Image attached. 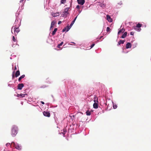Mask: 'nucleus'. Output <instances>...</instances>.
<instances>
[{
  "label": "nucleus",
  "mask_w": 151,
  "mask_h": 151,
  "mask_svg": "<svg viewBox=\"0 0 151 151\" xmlns=\"http://www.w3.org/2000/svg\"><path fill=\"white\" fill-rule=\"evenodd\" d=\"M18 128L17 127L14 126L12 129L11 135L12 136H15L17 133Z\"/></svg>",
  "instance_id": "nucleus-1"
},
{
  "label": "nucleus",
  "mask_w": 151,
  "mask_h": 151,
  "mask_svg": "<svg viewBox=\"0 0 151 151\" xmlns=\"http://www.w3.org/2000/svg\"><path fill=\"white\" fill-rule=\"evenodd\" d=\"M94 101L95 102V103H94L93 104V108L95 109H97L98 108V104L96 103V102H98V99L97 98H96V96H94Z\"/></svg>",
  "instance_id": "nucleus-2"
},
{
  "label": "nucleus",
  "mask_w": 151,
  "mask_h": 151,
  "mask_svg": "<svg viewBox=\"0 0 151 151\" xmlns=\"http://www.w3.org/2000/svg\"><path fill=\"white\" fill-rule=\"evenodd\" d=\"M69 9V7H67L65 8L64 9V12H63L64 14H63V17H66L67 15L69 14L68 11Z\"/></svg>",
  "instance_id": "nucleus-3"
},
{
  "label": "nucleus",
  "mask_w": 151,
  "mask_h": 151,
  "mask_svg": "<svg viewBox=\"0 0 151 151\" xmlns=\"http://www.w3.org/2000/svg\"><path fill=\"white\" fill-rule=\"evenodd\" d=\"M20 75V72L19 70H17V71L16 73L15 74V75H14V74L12 75V77L13 78H14L16 77H18Z\"/></svg>",
  "instance_id": "nucleus-4"
},
{
  "label": "nucleus",
  "mask_w": 151,
  "mask_h": 151,
  "mask_svg": "<svg viewBox=\"0 0 151 151\" xmlns=\"http://www.w3.org/2000/svg\"><path fill=\"white\" fill-rule=\"evenodd\" d=\"M43 114L45 116L49 117L50 116V113L49 112L44 111L43 112Z\"/></svg>",
  "instance_id": "nucleus-5"
},
{
  "label": "nucleus",
  "mask_w": 151,
  "mask_h": 151,
  "mask_svg": "<svg viewBox=\"0 0 151 151\" xmlns=\"http://www.w3.org/2000/svg\"><path fill=\"white\" fill-rule=\"evenodd\" d=\"M24 85L23 83H20L18 84L17 89L19 90H21L22 88L24 87Z\"/></svg>",
  "instance_id": "nucleus-6"
},
{
  "label": "nucleus",
  "mask_w": 151,
  "mask_h": 151,
  "mask_svg": "<svg viewBox=\"0 0 151 151\" xmlns=\"http://www.w3.org/2000/svg\"><path fill=\"white\" fill-rule=\"evenodd\" d=\"M78 3L81 5H83L85 3L84 0H77Z\"/></svg>",
  "instance_id": "nucleus-7"
},
{
  "label": "nucleus",
  "mask_w": 151,
  "mask_h": 151,
  "mask_svg": "<svg viewBox=\"0 0 151 151\" xmlns=\"http://www.w3.org/2000/svg\"><path fill=\"white\" fill-rule=\"evenodd\" d=\"M104 1H103L102 3H101L100 2H99L98 3L99 4L101 7L103 8H105L106 7V4H105L103 3Z\"/></svg>",
  "instance_id": "nucleus-8"
},
{
  "label": "nucleus",
  "mask_w": 151,
  "mask_h": 151,
  "mask_svg": "<svg viewBox=\"0 0 151 151\" xmlns=\"http://www.w3.org/2000/svg\"><path fill=\"white\" fill-rule=\"evenodd\" d=\"M107 19L109 22H111L112 21V19L111 18L110 16L109 15H106Z\"/></svg>",
  "instance_id": "nucleus-9"
},
{
  "label": "nucleus",
  "mask_w": 151,
  "mask_h": 151,
  "mask_svg": "<svg viewBox=\"0 0 151 151\" xmlns=\"http://www.w3.org/2000/svg\"><path fill=\"white\" fill-rule=\"evenodd\" d=\"M132 47L131 44L129 43H127L126 45V48L127 49H128L129 48H130Z\"/></svg>",
  "instance_id": "nucleus-10"
},
{
  "label": "nucleus",
  "mask_w": 151,
  "mask_h": 151,
  "mask_svg": "<svg viewBox=\"0 0 151 151\" xmlns=\"http://www.w3.org/2000/svg\"><path fill=\"white\" fill-rule=\"evenodd\" d=\"M125 31V29L123 28H122V29H121L118 32V35H119L120 33H123L124 31Z\"/></svg>",
  "instance_id": "nucleus-11"
},
{
  "label": "nucleus",
  "mask_w": 151,
  "mask_h": 151,
  "mask_svg": "<svg viewBox=\"0 0 151 151\" xmlns=\"http://www.w3.org/2000/svg\"><path fill=\"white\" fill-rule=\"evenodd\" d=\"M75 22L74 21H73L72 22H71V24H70V26L69 27L68 26H67V27L68 28L67 30V31H68L70 29V28L71 27V26L73 25V24Z\"/></svg>",
  "instance_id": "nucleus-12"
},
{
  "label": "nucleus",
  "mask_w": 151,
  "mask_h": 151,
  "mask_svg": "<svg viewBox=\"0 0 151 151\" xmlns=\"http://www.w3.org/2000/svg\"><path fill=\"white\" fill-rule=\"evenodd\" d=\"M14 32L15 34H17L19 31V30L18 28H16L15 27L14 28Z\"/></svg>",
  "instance_id": "nucleus-13"
},
{
  "label": "nucleus",
  "mask_w": 151,
  "mask_h": 151,
  "mask_svg": "<svg viewBox=\"0 0 151 151\" xmlns=\"http://www.w3.org/2000/svg\"><path fill=\"white\" fill-rule=\"evenodd\" d=\"M127 33V32H125L124 34L122 35L121 37L122 38H124L126 37Z\"/></svg>",
  "instance_id": "nucleus-14"
},
{
  "label": "nucleus",
  "mask_w": 151,
  "mask_h": 151,
  "mask_svg": "<svg viewBox=\"0 0 151 151\" xmlns=\"http://www.w3.org/2000/svg\"><path fill=\"white\" fill-rule=\"evenodd\" d=\"M55 23L56 22L54 21H53L51 22V25L50 27V29L53 27V26L55 25Z\"/></svg>",
  "instance_id": "nucleus-15"
},
{
  "label": "nucleus",
  "mask_w": 151,
  "mask_h": 151,
  "mask_svg": "<svg viewBox=\"0 0 151 151\" xmlns=\"http://www.w3.org/2000/svg\"><path fill=\"white\" fill-rule=\"evenodd\" d=\"M15 148L19 150H20L21 149V146H19L18 144H16V145L15 146Z\"/></svg>",
  "instance_id": "nucleus-16"
},
{
  "label": "nucleus",
  "mask_w": 151,
  "mask_h": 151,
  "mask_svg": "<svg viewBox=\"0 0 151 151\" xmlns=\"http://www.w3.org/2000/svg\"><path fill=\"white\" fill-rule=\"evenodd\" d=\"M59 12L56 13H54L53 14H52V16L53 17L58 16H59Z\"/></svg>",
  "instance_id": "nucleus-17"
},
{
  "label": "nucleus",
  "mask_w": 151,
  "mask_h": 151,
  "mask_svg": "<svg viewBox=\"0 0 151 151\" xmlns=\"http://www.w3.org/2000/svg\"><path fill=\"white\" fill-rule=\"evenodd\" d=\"M57 28H55L54 30V31L52 32V35H55L56 32V31H57Z\"/></svg>",
  "instance_id": "nucleus-18"
},
{
  "label": "nucleus",
  "mask_w": 151,
  "mask_h": 151,
  "mask_svg": "<svg viewBox=\"0 0 151 151\" xmlns=\"http://www.w3.org/2000/svg\"><path fill=\"white\" fill-rule=\"evenodd\" d=\"M25 95V94H17V97H20L21 98L23 97Z\"/></svg>",
  "instance_id": "nucleus-19"
},
{
  "label": "nucleus",
  "mask_w": 151,
  "mask_h": 151,
  "mask_svg": "<svg viewBox=\"0 0 151 151\" xmlns=\"http://www.w3.org/2000/svg\"><path fill=\"white\" fill-rule=\"evenodd\" d=\"M124 42H125V41H124V40H120L118 42V45H119L121 44H124Z\"/></svg>",
  "instance_id": "nucleus-20"
},
{
  "label": "nucleus",
  "mask_w": 151,
  "mask_h": 151,
  "mask_svg": "<svg viewBox=\"0 0 151 151\" xmlns=\"http://www.w3.org/2000/svg\"><path fill=\"white\" fill-rule=\"evenodd\" d=\"M16 145V144L14 142H12L11 143V145L10 144V146L12 147H15V146Z\"/></svg>",
  "instance_id": "nucleus-21"
},
{
  "label": "nucleus",
  "mask_w": 151,
  "mask_h": 151,
  "mask_svg": "<svg viewBox=\"0 0 151 151\" xmlns=\"http://www.w3.org/2000/svg\"><path fill=\"white\" fill-rule=\"evenodd\" d=\"M25 76L24 75H23L21 76L18 79V81H20L21 80L24 78Z\"/></svg>",
  "instance_id": "nucleus-22"
},
{
  "label": "nucleus",
  "mask_w": 151,
  "mask_h": 151,
  "mask_svg": "<svg viewBox=\"0 0 151 151\" xmlns=\"http://www.w3.org/2000/svg\"><path fill=\"white\" fill-rule=\"evenodd\" d=\"M142 26V24H141L138 23L137 24V26H136V27L137 28H140Z\"/></svg>",
  "instance_id": "nucleus-23"
},
{
  "label": "nucleus",
  "mask_w": 151,
  "mask_h": 151,
  "mask_svg": "<svg viewBox=\"0 0 151 151\" xmlns=\"http://www.w3.org/2000/svg\"><path fill=\"white\" fill-rule=\"evenodd\" d=\"M86 114L88 116H89L91 115V112L89 111H87L86 112Z\"/></svg>",
  "instance_id": "nucleus-24"
},
{
  "label": "nucleus",
  "mask_w": 151,
  "mask_h": 151,
  "mask_svg": "<svg viewBox=\"0 0 151 151\" xmlns=\"http://www.w3.org/2000/svg\"><path fill=\"white\" fill-rule=\"evenodd\" d=\"M63 42H62L60 44H58L57 46V47L58 48L60 47V46L62 45L63 44Z\"/></svg>",
  "instance_id": "nucleus-25"
},
{
  "label": "nucleus",
  "mask_w": 151,
  "mask_h": 151,
  "mask_svg": "<svg viewBox=\"0 0 151 151\" xmlns=\"http://www.w3.org/2000/svg\"><path fill=\"white\" fill-rule=\"evenodd\" d=\"M12 40L14 42L16 41V39L14 36H13L12 37Z\"/></svg>",
  "instance_id": "nucleus-26"
},
{
  "label": "nucleus",
  "mask_w": 151,
  "mask_h": 151,
  "mask_svg": "<svg viewBox=\"0 0 151 151\" xmlns=\"http://www.w3.org/2000/svg\"><path fill=\"white\" fill-rule=\"evenodd\" d=\"M110 27H107V29H106L107 31L109 32V31H110Z\"/></svg>",
  "instance_id": "nucleus-27"
},
{
  "label": "nucleus",
  "mask_w": 151,
  "mask_h": 151,
  "mask_svg": "<svg viewBox=\"0 0 151 151\" xmlns=\"http://www.w3.org/2000/svg\"><path fill=\"white\" fill-rule=\"evenodd\" d=\"M66 0H61V3L62 4H64Z\"/></svg>",
  "instance_id": "nucleus-28"
},
{
  "label": "nucleus",
  "mask_w": 151,
  "mask_h": 151,
  "mask_svg": "<svg viewBox=\"0 0 151 151\" xmlns=\"http://www.w3.org/2000/svg\"><path fill=\"white\" fill-rule=\"evenodd\" d=\"M117 107V106L116 105H114L113 104V108L114 109H116V108Z\"/></svg>",
  "instance_id": "nucleus-29"
},
{
  "label": "nucleus",
  "mask_w": 151,
  "mask_h": 151,
  "mask_svg": "<svg viewBox=\"0 0 151 151\" xmlns=\"http://www.w3.org/2000/svg\"><path fill=\"white\" fill-rule=\"evenodd\" d=\"M95 44L94 43H93L91 45V48H92L94 45Z\"/></svg>",
  "instance_id": "nucleus-30"
},
{
  "label": "nucleus",
  "mask_w": 151,
  "mask_h": 151,
  "mask_svg": "<svg viewBox=\"0 0 151 151\" xmlns=\"http://www.w3.org/2000/svg\"><path fill=\"white\" fill-rule=\"evenodd\" d=\"M130 34L131 35H133L134 34V32H130Z\"/></svg>",
  "instance_id": "nucleus-31"
},
{
  "label": "nucleus",
  "mask_w": 151,
  "mask_h": 151,
  "mask_svg": "<svg viewBox=\"0 0 151 151\" xmlns=\"http://www.w3.org/2000/svg\"><path fill=\"white\" fill-rule=\"evenodd\" d=\"M67 29V28H64L63 30V32H64Z\"/></svg>",
  "instance_id": "nucleus-32"
},
{
  "label": "nucleus",
  "mask_w": 151,
  "mask_h": 151,
  "mask_svg": "<svg viewBox=\"0 0 151 151\" xmlns=\"http://www.w3.org/2000/svg\"><path fill=\"white\" fill-rule=\"evenodd\" d=\"M118 4L120 5H121L122 4V1H120V2L118 3Z\"/></svg>",
  "instance_id": "nucleus-33"
},
{
  "label": "nucleus",
  "mask_w": 151,
  "mask_h": 151,
  "mask_svg": "<svg viewBox=\"0 0 151 151\" xmlns=\"http://www.w3.org/2000/svg\"><path fill=\"white\" fill-rule=\"evenodd\" d=\"M76 8L78 9H79V8H80V6L79 5H77L76 6Z\"/></svg>",
  "instance_id": "nucleus-34"
},
{
  "label": "nucleus",
  "mask_w": 151,
  "mask_h": 151,
  "mask_svg": "<svg viewBox=\"0 0 151 151\" xmlns=\"http://www.w3.org/2000/svg\"><path fill=\"white\" fill-rule=\"evenodd\" d=\"M67 132L66 130V129H63V132H65V133H66V132Z\"/></svg>",
  "instance_id": "nucleus-35"
},
{
  "label": "nucleus",
  "mask_w": 151,
  "mask_h": 151,
  "mask_svg": "<svg viewBox=\"0 0 151 151\" xmlns=\"http://www.w3.org/2000/svg\"><path fill=\"white\" fill-rule=\"evenodd\" d=\"M61 21H59L58 22V24H61Z\"/></svg>",
  "instance_id": "nucleus-36"
},
{
  "label": "nucleus",
  "mask_w": 151,
  "mask_h": 151,
  "mask_svg": "<svg viewBox=\"0 0 151 151\" xmlns=\"http://www.w3.org/2000/svg\"><path fill=\"white\" fill-rule=\"evenodd\" d=\"M41 103L42 104H45L44 102H43V101H41Z\"/></svg>",
  "instance_id": "nucleus-37"
},
{
  "label": "nucleus",
  "mask_w": 151,
  "mask_h": 151,
  "mask_svg": "<svg viewBox=\"0 0 151 151\" xmlns=\"http://www.w3.org/2000/svg\"><path fill=\"white\" fill-rule=\"evenodd\" d=\"M77 16H76L74 19L73 20V21H74V22H75L76 20V19L77 18Z\"/></svg>",
  "instance_id": "nucleus-38"
},
{
  "label": "nucleus",
  "mask_w": 151,
  "mask_h": 151,
  "mask_svg": "<svg viewBox=\"0 0 151 151\" xmlns=\"http://www.w3.org/2000/svg\"><path fill=\"white\" fill-rule=\"evenodd\" d=\"M77 16H76L74 19L73 20V21H74V22H75L76 20V19L77 18Z\"/></svg>",
  "instance_id": "nucleus-39"
},
{
  "label": "nucleus",
  "mask_w": 151,
  "mask_h": 151,
  "mask_svg": "<svg viewBox=\"0 0 151 151\" xmlns=\"http://www.w3.org/2000/svg\"><path fill=\"white\" fill-rule=\"evenodd\" d=\"M70 116L71 117H73V118H74V115H72V116Z\"/></svg>",
  "instance_id": "nucleus-40"
},
{
  "label": "nucleus",
  "mask_w": 151,
  "mask_h": 151,
  "mask_svg": "<svg viewBox=\"0 0 151 151\" xmlns=\"http://www.w3.org/2000/svg\"><path fill=\"white\" fill-rule=\"evenodd\" d=\"M9 145V143H7L6 144V146Z\"/></svg>",
  "instance_id": "nucleus-41"
},
{
  "label": "nucleus",
  "mask_w": 151,
  "mask_h": 151,
  "mask_svg": "<svg viewBox=\"0 0 151 151\" xmlns=\"http://www.w3.org/2000/svg\"><path fill=\"white\" fill-rule=\"evenodd\" d=\"M62 133L64 135V136L65 135V132H62Z\"/></svg>",
  "instance_id": "nucleus-42"
},
{
  "label": "nucleus",
  "mask_w": 151,
  "mask_h": 151,
  "mask_svg": "<svg viewBox=\"0 0 151 151\" xmlns=\"http://www.w3.org/2000/svg\"><path fill=\"white\" fill-rule=\"evenodd\" d=\"M24 1V0H20V2H22V1Z\"/></svg>",
  "instance_id": "nucleus-43"
},
{
  "label": "nucleus",
  "mask_w": 151,
  "mask_h": 151,
  "mask_svg": "<svg viewBox=\"0 0 151 151\" xmlns=\"http://www.w3.org/2000/svg\"><path fill=\"white\" fill-rule=\"evenodd\" d=\"M138 31H140L141 30V29L139 28V29H138Z\"/></svg>",
  "instance_id": "nucleus-44"
},
{
  "label": "nucleus",
  "mask_w": 151,
  "mask_h": 151,
  "mask_svg": "<svg viewBox=\"0 0 151 151\" xmlns=\"http://www.w3.org/2000/svg\"><path fill=\"white\" fill-rule=\"evenodd\" d=\"M71 43H73V44H75V43H74V42H71Z\"/></svg>",
  "instance_id": "nucleus-45"
}]
</instances>
